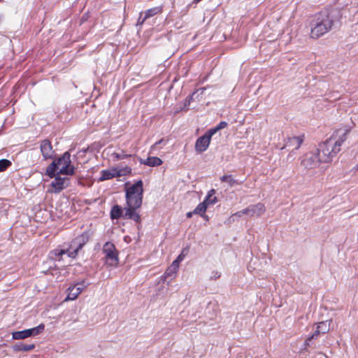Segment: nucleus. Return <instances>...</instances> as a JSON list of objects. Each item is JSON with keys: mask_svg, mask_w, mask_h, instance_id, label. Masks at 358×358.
<instances>
[{"mask_svg": "<svg viewBox=\"0 0 358 358\" xmlns=\"http://www.w3.org/2000/svg\"><path fill=\"white\" fill-rule=\"evenodd\" d=\"M243 215V214H242L241 210H240V211H238V212L235 213L234 214H233L231 217H241Z\"/></svg>", "mask_w": 358, "mask_h": 358, "instance_id": "obj_42", "label": "nucleus"}, {"mask_svg": "<svg viewBox=\"0 0 358 358\" xmlns=\"http://www.w3.org/2000/svg\"><path fill=\"white\" fill-rule=\"evenodd\" d=\"M54 178V180L51 182V187L53 189L51 190L52 192L59 193L69 186V179L68 178L59 176Z\"/></svg>", "mask_w": 358, "mask_h": 358, "instance_id": "obj_10", "label": "nucleus"}, {"mask_svg": "<svg viewBox=\"0 0 358 358\" xmlns=\"http://www.w3.org/2000/svg\"><path fill=\"white\" fill-rule=\"evenodd\" d=\"M338 20L336 11L324 10L313 16L310 22V37L318 38L328 33Z\"/></svg>", "mask_w": 358, "mask_h": 358, "instance_id": "obj_1", "label": "nucleus"}, {"mask_svg": "<svg viewBox=\"0 0 358 358\" xmlns=\"http://www.w3.org/2000/svg\"><path fill=\"white\" fill-rule=\"evenodd\" d=\"M351 127L350 126L341 127L333 132L332 135L330 136V138L333 141V142L336 143L338 148H341L342 144L347 139Z\"/></svg>", "mask_w": 358, "mask_h": 358, "instance_id": "obj_8", "label": "nucleus"}, {"mask_svg": "<svg viewBox=\"0 0 358 358\" xmlns=\"http://www.w3.org/2000/svg\"><path fill=\"white\" fill-rule=\"evenodd\" d=\"M138 208H132L131 206H127L124 208L125 213L124 215V218L130 219L136 222H140L141 217L140 215L136 211Z\"/></svg>", "mask_w": 358, "mask_h": 358, "instance_id": "obj_15", "label": "nucleus"}, {"mask_svg": "<svg viewBox=\"0 0 358 358\" xmlns=\"http://www.w3.org/2000/svg\"><path fill=\"white\" fill-rule=\"evenodd\" d=\"M11 165V162L6 159L0 160V172L4 171Z\"/></svg>", "mask_w": 358, "mask_h": 358, "instance_id": "obj_29", "label": "nucleus"}, {"mask_svg": "<svg viewBox=\"0 0 358 358\" xmlns=\"http://www.w3.org/2000/svg\"><path fill=\"white\" fill-rule=\"evenodd\" d=\"M220 180L224 182H227L231 187L239 184L238 180L234 179L231 175H224L220 177Z\"/></svg>", "mask_w": 358, "mask_h": 358, "instance_id": "obj_27", "label": "nucleus"}, {"mask_svg": "<svg viewBox=\"0 0 358 358\" xmlns=\"http://www.w3.org/2000/svg\"><path fill=\"white\" fill-rule=\"evenodd\" d=\"M337 146L336 143L333 142L330 138L319 145V148L316 150L320 152L324 163L331 162L333 158L341 151V148Z\"/></svg>", "mask_w": 358, "mask_h": 358, "instance_id": "obj_3", "label": "nucleus"}, {"mask_svg": "<svg viewBox=\"0 0 358 358\" xmlns=\"http://www.w3.org/2000/svg\"><path fill=\"white\" fill-rule=\"evenodd\" d=\"M357 169H358V164H357Z\"/></svg>", "mask_w": 358, "mask_h": 358, "instance_id": "obj_46", "label": "nucleus"}, {"mask_svg": "<svg viewBox=\"0 0 358 358\" xmlns=\"http://www.w3.org/2000/svg\"><path fill=\"white\" fill-rule=\"evenodd\" d=\"M303 142V138L301 136H292L287 138L284 146L282 148H287L288 150H298Z\"/></svg>", "mask_w": 358, "mask_h": 358, "instance_id": "obj_12", "label": "nucleus"}, {"mask_svg": "<svg viewBox=\"0 0 358 358\" xmlns=\"http://www.w3.org/2000/svg\"><path fill=\"white\" fill-rule=\"evenodd\" d=\"M35 348V345L31 344H24L22 343H17L13 346V350L15 351H23L27 352L33 350Z\"/></svg>", "mask_w": 358, "mask_h": 358, "instance_id": "obj_20", "label": "nucleus"}, {"mask_svg": "<svg viewBox=\"0 0 358 358\" xmlns=\"http://www.w3.org/2000/svg\"><path fill=\"white\" fill-rule=\"evenodd\" d=\"M221 274L219 271H213L212 273H211V275L210 276V280H216L217 278H219L220 277Z\"/></svg>", "mask_w": 358, "mask_h": 358, "instance_id": "obj_36", "label": "nucleus"}, {"mask_svg": "<svg viewBox=\"0 0 358 358\" xmlns=\"http://www.w3.org/2000/svg\"><path fill=\"white\" fill-rule=\"evenodd\" d=\"M52 253L57 257V258H55V259L59 260V258L60 257H62L63 255H64L65 253H68V250L65 251L64 250L57 249V250H54V252Z\"/></svg>", "mask_w": 358, "mask_h": 358, "instance_id": "obj_32", "label": "nucleus"}, {"mask_svg": "<svg viewBox=\"0 0 358 358\" xmlns=\"http://www.w3.org/2000/svg\"><path fill=\"white\" fill-rule=\"evenodd\" d=\"M88 285L85 280H83L69 287L67 289L68 294L66 300H75Z\"/></svg>", "mask_w": 358, "mask_h": 358, "instance_id": "obj_9", "label": "nucleus"}, {"mask_svg": "<svg viewBox=\"0 0 358 358\" xmlns=\"http://www.w3.org/2000/svg\"><path fill=\"white\" fill-rule=\"evenodd\" d=\"M41 152L45 159H52L54 157L55 151L52 149L51 142L48 140H43L41 143Z\"/></svg>", "mask_w": 358, "mask_h": 358, "instance_id": "obj_11", "label": "nucleus"}, {"mask_svg": "<svg viewBox=\"0 0 358 358\" xmlns=\"http://www.w3.org/2000/svg\"><path fill=\"white\" fill-rule=\"evenodd\" d=\"M141 164H145L148 166H158L162 164V160L157 157H149L146 159H139Z\"/></svg>", "mask_w": 358, "mask_h": 358, "instance_id": "obj_17", "label": "nucleus"}, {"mask_svg": "<svg viewBox=\"0 0 358 358\" xmlns=\"http://www.w3.org/2000/svg\"><path fill=\"white\" fill-rule=\"evenodd\" d=\"M143 182L138 180L127 188L126 191V201L127 206L140 208L143 201Z\"/></svg>", "mask_w": 358, "mask_h": 358, "instance_id": "obj_2", "label": "nucleus"}, {"mask_svg": "<svg viewBox=\"0 0 358 358\" xmlns=\"http://www.w3.org/2000/svg\"><path fill=\"white\" fill-rule=\"evenodd\" d=\"M215 190L214 189H210L205 198L203 202L208 206L210 204H215L217 203V197L215 196Z\"/></svg>", "mask_w": 358, "mask_h": 358, "instance_id": "obj_21", "label": "nucleus"}, {"mask_svg": "<svg viewBox=\"0 0 358 358\" xmlns=\"http://www.w3.org/2000/svg\"><path fill=\"white\" fill-rule=\"evenodd\" d=\"M117 171H120L121 173H124L123 175V176H124L127 173H130L131 171V169L129 167H126L124 169H120V170H118Z\"/></svg>", "mask_w": 358, "mask_h": 358, "instance_id": "obj_39", "label": "nucleus"}, {"mask_svg": "<svg viewBox=\"0 0 358 358\" xmlns=\"http://www.w3.org/2000/svg\"><path fill=\"white\" fill-rule=\"evenodd\" d=\"M322 334V332H320V329H317V327L316 326V328L313 332V334L310 336L311 338L317 339V337Z\"/></svg>", "mask_w": 358, "mask_h": 358, "instance_id": "obj_37", "label": "nucleus"}, {"mask_svg": "<svg viewBox=\"0 0 358 358\" xmlns=\"http://www.w3.org/2000/svg\"><path fill=\"white\" fill-rule=\"evenodd\" d=\"M167 142L168 141H166L163 138L160 139L159 141H157L152 146V148L153 150H157V146L159 145H165L167 144Z\"/></svg>", "mask_w": 358, "mask_h": 358, "instance_id": "obj_35", "label": "nucleus"}, {"mask_svg": "<svg viewBox=\"0 0 358 358\" xmlns=\"http://www.w3.org/2000/svg\"><path fill=\"white\" fill-rule=\"evenodd\" d=\"M103 252L105 255V263L112 267H115L119 264V252L115 245L111 242H106L103 246Z\"/></svg>", "mask_w": 358, "mask_h": 358, "instance_id": "obj_6", "label": "nucleus"}, {"mask_svg": "<svg viewBox=\"0 0 358 358\" xmlns=\"http://www.w3.org/2000/svg\"><path fill=\"white\" fill-rule=\"evenodd\" d=\"M207 208L208 206L203 201L195 208V209L193 210V213L194 214L199 215L201 217H204Z\"/></svg>", "mask_w": 358, "mask_h": 358, "instance_id": "obj_26", "label": "nucleus"}, {"mask_svg": "<svg viewBox=\"0 0 358 358\" xmlns=\"http://www.w3.org/2000/svg\"><path fill=\"white\" fill-rule=\"evenodd\" d=\"M227 124H228L227 122H226L224 121H222L216 127H217V129L219 130H221V129L225 128L227 126Z\"/></svg>", "mask_w": 358, "mask_h": 358, "instance_id": "obj_38", "label": "nucleus"}, {"mask_svg": "<svg viewBox=\"0 0 358 358\" xmlns=\"http://www.w3.org/2000/svg\"><path fill=\"white\" fill-rule=\"evenodd\" d=\"M124 174V173H122L120 171H117V169L102 170L101 171V176L99 178V181H104V180H110L116 176H123Z\"/></svg>", "mask_w": 358, "mask_h": 358, "instance_id": "obj_14", "label": "nucleus"}, {"mask_svg": "<svg viewBox=\"0 0 358 358\" xmlns=\"http://www.w3.org/2000/svg\"><path fill=\"white\" fill-rule=\"evenodd\" d=\"M58 167L57 174L72 176L75 173V166L71 165V155L65 152L60 157L55 160Z\"/></svg>", "mask_w": 358, "mask_h": 358, "instance_id": "obj_4", "label": "nucleus"}, {"mask_svg": "<svg viewBox=\"0 0 358 358\" xmlns=\"http://www.w3.org/2000/svg\"><path fill=\"white\" fill-rule=\"evenodd\" d=\"M201 0H194V3H198L199 1H201Z\"/></svg>", "mask_w": 358, "mask_h": 358, "instance_id": "obj_44", "label": "nucleus"}, {"mask_svg": "<svg viewBox=\"0 0 358 358\" xmlns=\"http://www.w3.org/2000/svg\"><path fill=\"white\" fill-rule=\"evenodd\" d=\"M188 250L183 249L181 253L177 257V258L173 261V262H176L178 265L185 259L186 255L187 254Z\"/></svg>", "mask_w": 358, "mask_h": 358, "instance_id": "obj_30", "label": "nucleus"}, {"mask_svg": "<svg viewBox=\"0 0 358 358\" xmlns=\"http://www.w3.org/2000/svg\"><path fill=\"white\" fill-rule=\"evenodd\" d=\"M331 320L322 321L317 324V329H320L322 334L327 333L330 330Z\"/></svg>", "mask_w": 358, "mask_h": 358, "instance_id": "obj_22", "label": "nucleus"}, {"mask_svg": "<svg viewBox=\"0 0 358 358\" xmlns=\"http://www.w3.org/2000/svg\"><path fill=\"white\" fill-rule=\"evenodd\" d=\"M193 214H194V213H193V211H192V212H188V213L186 214V216H187V217L190 218V217H192V215H193Z\"/></svg>", "mask_w": 358, "mask_h": 358, "instance_id": "obj_43", "label": "nucleus"}, {"mask_svg": "<svg viewBox=\"0 0 358 358\" xmlns=\"http://www.w3.org/2000/svg\"><path fill=\"white\" fill-rule=\"evenodd\" d=\"M113 156L116 159L120 160V159H127V158L131 157V155L125 154L123 151H122L121 152L114 153Z\"/></svg>", "mask_w": 358, "mask_h": 358, "instance_id": "obj_31", "label": "nucleus"}, {"mask_svg": "<svg viewBox=\"0 0 358 358\" xmlns=\"http://www.w3.org/2000/svg\"><path fill=\"white\" fill-rule=\"evenodd\" d=\"M179 268V265L176 262H172V264L168 267L165 272V275L167 277L173 278L175 276Z\"/></svg>", "mask_w": 358, "mask_h": 358, "instance_id": "obj_24", "label": "nucleus"}, {"mask_svg": "<svg viewBox=\"0 0 358 358\" xmlns=\"http://www.w3.org/2000/svg\"><path fill=\"white\" fill-rule=\"evenodd\" d=\"M58 170V167L56 165V162L53 161L46 169V175L50 178H52L59 174H56V171Z\"/></svg>", "mask_w": 358, "mask_h": 358, "instance_id": "obj_23", "label": "nucleus"}, {"mask_svg": "<svg viewBox=\"0 0 358 358\" xmlns=\"http://www.w3.org/2000/svg\"><path fill=\"white\" fill-rule=\"evenodd\" d=\"M122 213H123V210L121 208V206H120L118 205H115L111 208V210H110V218L112 220H115V219L118 220L121 217H122V216L124 217Z\"/></svg>", "mask_w": 358, "mask_h": 358, "instance_id": "obj_19", "label": "nucleus"}, {"mask_svg": "<svg viewBox=\"0 0 358 358\" xmlns=\"http://www.w3.org/2000/svg\"><path fill=\"white\" fill-rule=\"evenodd\" d=\"M45 325L43 324H40L36 327L29 329V331H31V336H37L42 333L44 331Z\"/></svg>", "mask_w": 358, "mask_h": 358, "instance_id": "obj_28", "label": "nucleus"}, {"mask_svg": "<svg viewBox=\"0 0 358 358\" xmlns=\"http://www.w3.org/2000/svg\"><path fill=\"white\" fill-rule=\"evenodd\" d=\"M241 213L243 215H248L250 216V206L248 208L243 209L241 210Z\"/></svg>", "mask_w": 358, "mask_h": 358, "instance_id": "obj_41", "label": "nucleus"}, {"mask_svg": "<svg viewBox=\"0 0 358 358\" xmlns=\"http://www.w3.org/2000/svg\"><path fill=\"white\" fill-rule=\"evenodd\" d=\"M323 162L320 152L317 150L306 153L301 160V164L306 169H313Z\"/></svg>", "mask_w": 358, "mask_h": 358, "instance_id": "obj_7", "label": "nucleus"}, {"mask_svg": "<svg viewBox=\"0 0 358 358\" xmlns=\"http://www.w3.org/2000/svg\"><path fill=\"white\" fill-rule=\"evenodd\" d=\"M146 20L147 18H145V16L142 17V13H141L140 17L138 20V24H143Z\"/></svg>", "mask_w": 358, "mask_h": 358, "instance_id": "obj_40", "label": "nucleus"}, {"mask_svg": "<svg viewBox=\"0 0 358 358\" xmlns=\"http://www.w3.org/2000/svg\"><path fill=\"white\" fill-rule=\"evenodd\" d=\"M313 340H314V339H313V338H311V336H308V337L306 339V341H305V342H304V343H303V350H306V351L308 350V347H310V346L311 345V344H312V341H313Z\"/></svg>", "mask_w": 358, "mask_h": 358, "instance_id": "obj_34", "label": "nucleus"}, {"mask_svg": "<svg viewBox=\"0 0 358 358\" xmlns=\"http://www.w3.org/2000/svg\"><path fill=\"white\" fill-rule=\"evenodd\" d=\"M90 238V233L88 231H85L76 237L71 243L70 248L68 250V256L75 258L79 250L89 241Z\"/></svg>", "mask_w": 358, "mask_h": 358, "instance_id": "obj_5", "label": "nucleus"}, {"mask_svg": "<svg viewBox=\"0 0 358 358\" xmlns=\"http://www.w3.org/2000/svg\"><path fill=\"white\" fill-rule=\"evenodd\" d=\"M218 131H220L217 127H215L213 128L210 129L207 132L205 133L206 136H209V138L210 139L211 137L217 133Z\"/></svg>", "mask_w": 358, "mask_h": 358, "instance_id": "obj_33", "label": "nucleus"}, {"mask_svg": "<svg viewBox=\"0 0 358 358\" xmlns=\"http://www.w3.org/2000/svg\"><path fill=\"white\" fill-rule=\"evenodd\" d=\"M31 336V335L29 329L15 331L12 334V338L15 340L24 339Z\"/></svg>", "mask_w": 358, "mask_h": 358, "instance_id": "obj_18", "label": "nucleus"}, {"mask_svg": "<svg viewBox=\"0 0 358 358\" xmlns=\"http://www.w3.org/2000/svg\"><path fill=\"white\" fill-rule=\"evenodd\" d=\"M201 91H203L205 89L204 88H201L200 89Z\"/></svg>", "mask_w": 358, "mask_h": 358, "instance_id": "obj_45", "label": "nucleus"}, {"mask_svg": "<svg viewBox=\"0 0 358 358\" xmlns=\"http://www.w3.org/2000/svg\"><path fill=\"white\" fill-rule=\"evenodd\" d=\"M210 142V139L209 138L208 136L204 134L200 136L199 138H197L195 143L196 151L199 153L206 151L209 146Z\"/></svg>", "mask_w": 358, "mask_h": 358, "instance_id": "obj_13", "label": "nucleus"}, {"mask_svg": "<svg viewBox=\"0 0 358 358\" xmlns=\"http://www.w3.org/2000/svg\"><path fill=\"white\" fill-rule=\"evenodd\" d=\"M162 11V6H157L152 8H150L145 11V18H150L158 13H160Z\"/></svg>", "mask_w": 358, "mask_h": 358, "instance_id": "obj_25", "label": "nucleus"}, {"mask_svg": "<svg viewBox=\"0 0 358 358\" xmlns=\"http://www.w3.org/2000/svg\"><path fill=\"white\" fill-rule=\"evenodd\" d=\"M265 206L262 203H258L257 204L250 206V217H259L265 212Z\"/></svg>", "mask_w": 358, "mask_h": 358, "instance_id": "obj_16", "label": "nucleus"}]
</instances>
